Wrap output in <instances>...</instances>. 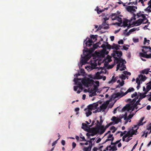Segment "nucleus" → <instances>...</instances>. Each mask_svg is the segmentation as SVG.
<instances>
[{
  "label": "nucleus",
  "mask_w": 151,
  "mask_h": 151,
  "mask_svg": "<svg viewBox=\"0 0 151 151\" xmlns=\"http://www.w3.org/2000/svg\"><path fill=\"white\" fill-rule=\"evenodd\" d=\"M78 88V87L77 86H74V90L75 91H77V89Z\"/></svg>",
  "instance_id": "338daca9"
},
{
  "label": "nucleus",
  "mask_w": 151,
  "mask_h": 151,
  "mask_svg": "<svg viewBox=\"0 0 151 151\" xmlns=\"http://www.w3.org/2000/svg\"><path fill=\"white\" fill-rule=\"evenodd\" d=\"M142 47L143 48V49H149L150 50H151V47L150 46H142Z\"/></svg>",
  "instance_id": "3c124183"
},
{
  "label": "nucleus",
  "mask_w": 151,
  "mask_h": 151,
  "mask_svg": "<svg viewBox=\"0 0 151 151\" xmlns=\"http://www.w3.org/2000/svg\"><path fill=\"white\" fill-rule=\"evenodd\" d=\"M81 81L83 84L87 87L91 86L93 84L94 81L93 80L90 79L88 78H75L74 79V81L75 84L78 85V88L82 90L83 89L82 85L80 81Z\"/></svg>",
  "instance_id": "f257e3e1"
},
{
  "label": "nucleus",
  "mask_w": 151,
  "mask_h": 151,
  "mask_svg": "<svg viewBox=\"0 0 151 151\" xmlns=\"http://www.w3.org/2000/svg\"><path fill=\"white\" fill-rule=\"evenodd\" d=\"M137 132V131H136V130L134 131H133L132 130L131 131L130 130L128 131L126 134L127 136H128V137H132L133 135L134 134H136V133Z\"/></svg>",
  "instance_id": "1a4fd4ad"
},
{
  "label": "nucleus",
  "mask_w": 151,
  "mask_h": 151,
  "mask_svg": "<svg viewBox=\"0 0 151 151\" xmlns=\"http://www.w3.org/2000/svg\"><path fill=\"white\" fill-rule=\"evenodd\" d=\"M114 52L117 55L118 57H120L122 55V52L121 51H119L117 50H115Z\"/></svg>",
  "instance_id": "aec40b11"
},
{
  "label": "nucleus",
  "mask_w": 151,
  "mask_h": 151,
  "mask_svg": "<svg viewBox=\"0 0 151 151\" xmlns=\"http://www.w3.org/2000/svg\"><path fill=\"white\" fill-rule=\"evenodd\" d=\"M96 128H97L98 131V130L100 131L99 133L100 134H103L106 130V128H105L104 125H97Z\"/></svg>",
  "instance_id": "6e6552de"
},
{
  "label": "nucleus",
  "mask_w": 151,
  "mask_h": 151,
  "mask_svg": "<svg viewBox=\"0 0 151 151\" xmlns=\"http://www.w3.org/2000/svg\"><path fill=\"white\" fill-rule=\"evenodd\" d=\"M139 78H140L142 82L145 81L147 78L145 76L141 74L139 75Z\"/></svg>",
  "instance_id": "6ab92c4d"
},
{
  "label": "nucleus",
  "mask_w": 151,
  "mask_h": 151,
  "mask_svg": "<svg viewBox=\"0 0 151 151\" xmlns=\"http://www.w3.org/2000/svg\"><path fill=\"white\" fill-rule=\"evenodd\" d=\"M144 21V19H139L134 22V25L136 26H139Z\"/></svg>",
  "instance_id": "9d476101"
},
{
  "label": "nucleus",
  "mask_w": 151,
  "mask_h": 151,
  "mask_svg": "<svg viewBox=\"0 0 151 151\" xmlns=\"http://www.w3.org/2000/svg\"><path fill=\"white\" fill-rule=\"evenodd\" d=\"M121 120L120 119H116V120L114 122L115 123V124H117Z\"/></svg>",
  "instance_id": "bf43d9fd"
},
{
  "label": "nucleus",
  "mask_w": 151,
  "mask_h": 151,
  "mask_svg": "<svg viewBox=\"0 0 151 151\" xmlns=\"http://www.w3.org/2000/svg\"><path fill=\"white\" fill-rule=\"evenodd\" d=\"M118 43L119 44H123V41L122 40H120L118 42Z\"/></svg>",
  "instance_id": "052dcab7"
},
{
  "label": "nucleus",
  "mask_w": 151,
  "mask_h": 151,
  "mask_svg": "<svg viewBox=\"0 0 151 151\" xmlns=\"http://www.w3.org/2000/svg\"><path fill=\"white\" fill-rule=\"evenodd\" d=\"M99 104L98 103H94L92 104L88 105L87 107L89 109L92 111L93 110L96 109L97 108V107L98 106Z\"/></svg>",
  "instance_id": "0eeeda50"
},
{
  "label": "nucleus",
  "mask_w": 151,
  "mask_h": 151,
  "mask_svg": "<svg viewBox=\"0 0 151 151\" xmlns=\"http://www.w3.org/2000/svg\"><path fill=\"white\" fill-rule=\"evenodd\" d=\"M110 149L112 150H113L114 151L116 150H117L116 146L115 145L111 147V148Z\"/></svg>",
  "instance_id": "49530a36"
},
{
  "label": "nucleus",
  "mask_w": 151,
  "mask_h": 151,
  "mask_svg": "<svg viewBox=\"0 0 151 151\" xmlns=\"http://www.w3.org/2000/svg\"><path fill=\"white\" fill-rule=\"evenodd\" d=\"M107 107V106L106 104H103L100 106V107L101 108V110H102V111H104L106 108Z\"/></svg>",
  "instance_id": "b1692460"
},
{
  "label": "nucleus",
  "mask_w": 151,
  "mask_h": 151,
  "mask_svg": "<svg viewBox=\"0 0 151 151\" xmlns=\"http://www.w3.org/2000/svg\"><path fill=\"white\" fill-rule=\"evenodd\" d=\"M117 80V77H114V76H113L112 77L111 80L109 82V83H113L115 82Z\"/></svg>",
  "instance_id": "5701e85b"
},
{
  "label": "nucleus",
  "mask_w": 151,
  "mask_h": 151,
  "mask_svg": "<svg viewBox=\"0 0 151 151\" xmlns=\"http://www.w3.org/2000/svg\"><path fill=\"white\" fill-rule=\"evenodd\" d=\"M134 90V89L133 88H130L127 90L124 93V95L127 94L128 93L132 91H133Z\"/></svg>",
  "instance_id": "393cba45"
},
{
  "label": "nucleus",
  "mask_w": 151,
  "mask_h": 151,
  "mask_svg": "<svg viewBox=\"0 0 151 151\" xmlns=\"http://www.w3.org/2000/svg\"><path fill=\"white\" fill-rule=\"evenodd\" d=\"M104 42L107 44V45H106V48L109 50H110L112 46L110 44H108V42Z\"/></svg>",
  "instance_id": "72a5a7b5"
},
{
  "label": "nucleus",
  "mask_w": 151,
  "mask_h": 151,
  "mask_svg": "<svg viewBox=\"0 0 151 151\" xmlns=\"http://www.w3.org/2000/svg\"><path fill=\"white\" fill-rule=\"evenodd\" d=\"M124 84V81L123 80H122L121 82H120L119 83V84L121 86H123Z\"/></svg>",
  "instance_id": "6e6d98bb"
},
{
  "label": "nucleus",
  "mask_w": 151,
  "mask_h": 151,
  "mask_svg": "<svg viewBox=\"0 0 151 151\" xmlns=\"http://www.w3.org/2000/svg\"><path fill=\"white\" fill-rule=\"evenodd\" d=\"M126 110L128 111V108H127V105L125 106H124L122 109V111H125Z\"/></svg>",
  "instance_id": "37998d69"
},
{
  "label": "nucleus",
  "mask_w": 151,
  "mask_h": 151,
  "mask_svg": "<svg viewBox=\"0 0 151 151\" xmlns=\"http://www.w3.org/2000/svg\"><path fill=\"white\" fill-rule=\"evenodd\" d=\"M86 59H87L88 58H89L90 59L91 57L90 55L88 54H87L84 57H86Z\"/></svg>",
  "instance_id": "603ef678"
},
{
  "label": "nucleus",
  "mask_w": 151,
  "mask_h": 151,
  "mask_svg": "<svg viewBox=\"0 0 151 151\" xmlns=\"http://www.w3.org/2000/svg\"><path fill=\"white\" fill-rule=\"evenodd\" d=\"M98 90V87L97 86L95 85H94L93 86V88H92L91 89V91H95L96 92Z\"/></svg>",
  "instance_id": "7c9ffc66"
},
{
  "label": "nucleus",
  "mask_w": 151,
  "mask_h": 151,
  "mask_svg": "<svg viewBox=\"0 0 151 151\" xmlns=\"http://www.w3.org/2000/svg\"><path fill=\"white\" fill-rule=\"evenodd\" d=\"M123 73L126 75H131V73L129 72H127V71H124L123 72Z\"/></svg>",
  "instance_id": "09e8293b"
},
{
  "label": "nucleus",
  "mask_w": 151,
  "mask_h": 151,
  "mask_svg": "<svg viewBox=\"0 0 151 151\" xmlns=\"http://www.w3.org/2000/svg\"><path fill=\"white\" fill-rule=\"evenodd\" d=\"M86 57H84L83 59H81V62L82 65L86 64L87 61L89 59V58H88L87 59H86Z\"/></svg>",
  "instance_id": "dca6fc26"
},
{
  "label": "nucleus",
  "mask_w": 151,
  "mask_h": 151,
  "mask_svg": "<svg viewBox=\"0 0 151 151\" xmlns=\"http://www.w3.org/2000/svg\"><path fill=\"white\" fill-rule=\"evenodd\" d=\"M116 19H116L117 20V21L120 22L121 23L122 22V19L121 18L119 17V16H117V17H116Z\"/></svg>",
  "instance_id": "c9c22d12"
},
{
  "label": "nucleus",
  "mask_w": 151,
  "mask_h": 151,
  "mask_svg": "<svg viewBox=\"0 0 151 151\" xmlns=\"http://www.w3.org/2000/svg\"><path fill=\"white\" fill-rule=\"evenodd\" d=\"M96 92L95 91H92L90 90V93H91L90 95V96L91 97L93 96L96 95Z\"/></svg>",
  "instance_id": "4c0bfd02"
},
{
  "label": "nucleus",
  "mask_w": 151,
  "mask_h": 151,
  "mask_svg": "<svg viewBox=\"0 0 151 151\" xmlns=\"http://www.w3.org/2000/svg\"><path fill=\"white\" fill-rule=\"evenodd\" d=\"M128 22L127 20H124L123 22V26L124 27H126L128 26Z\"/></svg>",
  "instance_id": "f704fd0d"
},
{
  "label": "nucleus",
  "mask_w": 151,
  "mask_h": 151,
  "mask_svg": "<svg viewBox=\"0 0 151 151\" xmlns=\"http://www.w3.org/2000/svg\"><path fill=\"white\" fill-rule=\"evenodd\" d=\"M117 15L116 13L112 14L111 15V18L113 20H115V19H114L116 18V17H117Z\"/></svg>",
  "instance_id": "c756f323"
},
{
  "label": "nucleus",
  "mask_w": 151,
  "mask_h": 151,
  "mask_svg": "<svg viewBox=\"0 0 151 151\" xmlns=\"http://www.w3.org/2000/svg\"><path fill=\"white\" fill-rule=\"evenodd\" d=\"M120 47L121 46L119 45H118L115 44L113 43V44L112 46L111 49H114L116 50H118L119 49V47Z\"/></svg>",
  "instance_id": "a211bd4d"
},
{
  "label": "nucleus",
  "mask_w": 151,
  "mask_h": 151,
  "mask_svg": "<svg viewBox=\"0 0 151 151\" xmlns=\"http://www.w3.org/2000/svg\"><path fill=\"white\" fill-rule=\"evenodd\" d=\"M123 89H124L123 88H122L120 91L121 92H118L113 95L112 96L114 99H115L116 98H120L125 96V95H124V93H123L122 91Z\"/></svg>",
  "instance_id": "20e7f679"
},
{
  "label": "nucleus",
  "mask_w": 151,
  "mask_h": 151,
  "mask_svg": "<svg viewBox=\"0 0 151 151\" xmlns=\"http://www.w3.org/2000/svg\"><path fill=\"white\" fill-rule=\"evenodd\" d=\"M144 117L142 118L139 120V123L137 124L139 126L143 125L145 123V122H142V121L144 119Z\"/></svg>",
  "instance_id": "bb28decb"
},
{
  "label": "nucleus",
  "mask_w": 151,
  "mask_h": 151,
  "mask_svg": "<svg viewBox=\"0 0 151 151\" xmlns=\"http://www.w3.org/2000/svg\"><path fill=\"white\" fill-rule=\"evenodd\" d=\"M86 142H89V146H90V147L91 146V147H92V145H93L92 141H91V140H87V141H86Z\"/></svg>",
  "instance_id": "a18cd8bd"
},
{
  "label": "nucleus",
  "mask_w": 151,
  "mask_h": 151,
  "mask_svg": "<svg viewBox=\"0 0 151 151\" xmlns=\"http://www.w3.org/2000/svg\"><path fill=\"white\" fill-rule=\"evenodd\" d=\"M111 148V145H110L109 146H107L106 149V150H109V149H110V148Z\"/></svg>",
  "instance_id": "69168bd1"
},
{
  "label": "nucleus",
  "mask_w": 151,
  "mask_h": 151,
  "mask_svg": "<svg viewBox=\"0 0 151 151\" xmlns=\"http://www.w3.org/2000/svg\"><path fill=\"white\" fill-rule=\"evenodd\" d=\"M139 78H137L136 79V82L137 83V85H140L141 83V80L140 79H139Z\"/></svg>",
  "instance_id": "ea45409f"
},
{
  "label": "nucleus",
  "mask_w": 151,
  "mask_h": 151,
  "mask_svg": "<svg viewBox=\"0 0 151 151\" xmlns=\"http://www.w3.org/2000/svg\"><path fill=\"white\" fill-rule=\"evenodd\" d=\"M97 36V35H91L90 36L91 39L87 37L84 41V43L85 42L86 46L90 47L93 42L96 41V37Z\"/></svg>",
  "instance_id": "f03ea898"
},
{
  "label": "nucleus",
  "mask_w": 151,
  "mask_h": 151,
  "mask_svg": "<svg viewBox=\"0 0 151 151\" xmlns=\"http://www.w3.org/2000/svg\"><path fill=\"white\" fill-rule=\"evenodd\" d=\"M150 68H147L142 70V73L143 74H147L149 72H151V71H150Z\"/></svg>",
  "instance_id": "412c9836"
},
{
  "label": "nucleus",
  "mask_w": 151,
  "mask_h": 151,
  "mask_svg": "<svg viewBox=\"0 0 151 151\" xmlns=\"http://www.w3.org/2000/svg\"><path fill=\"white\" fill-rule=\"evenodd\" d=\"M108 139H107L104 142V143H106L109 141H113L114 138V137H113V134H109L108 136L107 137Z\"/></svg>",
  "instance_id": "2eb2a0df"
},
{
  "label": "nucleus",
  "mask_w": 151,
  "mask_h": 151,
  "mask_svg": "<svg viewBox=\"0 0 151 151\" xmlns=\"http://www.w3.org/2000/svg\"><path fill=\"white\" fill-rule=\"evenodd\" d=\"M116 119V117L115 116H113L112 117V118L111 119V120L113 121L114 122H115Z\"/></svg>",
  "instance_id": "774afa93"
},
{
  "label": "nucleus",
  "mask_w": 151,
  "mask_h": 151,
  "mask_svg": "<svg viewBox=\"0 0 151 151\" xmlns=\"http://www.w3.org/2000/svg\"><path fill=\"white\" fill-rule=\"evenodd\" d=\"M147 129L148 130H150V132L148 133V134H150L151 133V124H150L147 128Z\"/></svg>",
  "instance_id": "c03bdc74"
},
{
  "label": "nucleus",
  "mask_w": 151,
  "mask_h": 151,
  "mask_svg": "<svg viewBox=\"0 0 151 151\" xmlns=\"http://www.w3.org/2000/svg\"><path fill=\"white\" fill-rule=\"evenodd\" d=\"M137 92H135L133 94H132L131 95V97L133 98L134 97L137 96Z\"/></svg>",
  "instance_id": "de8ad7c7"
},
{
  "label": "nucleus",
  "mask_w": 151,
  "mask_h": 151,
  "mask_svg": "<svg viewBox=\"0 0 151 151\" xmlns=\"http://www.w3.org/2000/svg\"><path fill=\"white\" fill-rule=\"evenodd\" d=\"M98 47H99V45H98V43H96L95 44L93 45L92 49L93 50H95Z\"/></svg>",
  "instance_id": "58836bf2"
},
{
  "label": "nucleus",
  "mask_w": 151,
  "mask_h": 151,
  "mask_svg": "<svg viewBox=\"0 0 151 151\" xmlns=\"http://www.w3.org/2000/svg\"><path fill=\"white\" fill-rule=\"evenodd\" d=\"M120 78L123 80H125L126 79L125 76L123 74H122L121 76H120Z\"/></svg>",
  "instance_id": "864d4df0"
},
{
  "label": "nucleus",
  "mask_w": 151,
  "mask_h": 151,
  "mask_svg": "<svg viewBox=\"0 0 151 151\" xmlns=\"http://www.w3.org/2000/svg\"><path fill=\"white\" fill-rule=\"evenodd\" d=\"M103 26L102 25H99L97 30H100L102 28H103Z\"/></svg>",
  "instance_id": "e2e57ef3"
},
{
  "label": "nucleus",
  "mask_w": 151,
  "mask_h": 151,
  "mask_svg": "<svg viewBox=\"0 0 151 151\" xmlns=\"http://www.w3.org/2000/svg\"><path fill=\"white\" fill-rule=\"evenodd\" d=\"M76 144L74 142H73L72 143V147H73V148H74L76 146Z\"/></svg>",
  "instance_id": "680f3d73"
},
{
  "label": "nucleus",
  "mask_w": 151,
  "mask_h": 151,
  "mask_svg": "<svg viewBox=\"0 0 151 151\" xmlns=\"http://www.w3.org/2000/svg\"><path fill=\"white\" fill-rule=\"evenodd\" d=\"M137 4V2L136 1L135 2L133 1V2H129L128 4L129 5L130 4H131L132 5H133V4Z\"/></svg>",
  "instance_id": "13d9d810"
},
{
  "label": "nucleus",
  "mask_w": 151,
  "mask_h": 151,
  "mask_svg": "<svg viewBox=\"0 0 151 151\" xmlns=\"http://www.w3.org/2000/svg\"><path fill=\"white\" fill-rule=\"evenodd\" d=\"M139 126L137 124L136 125H135L134 126V127H133L132 129L133 131H135V130H137L139 128Z\"/></svg>",
  "instance_id": "2f4dec72"
},
{
  "label": "nucleus",
  "mask_w": 151,
  "mask_h": 151,
  "mask_svg": "<svg viewBox=\"0 0 151 151\" xmlns=\"http://www.w3.org/2000/svg\"><path fill=\"white\" fill-rule=\"evenodd\" d=\"M142 52H140L139 53V55L141 57H143L146 58H150V57L149 56V55L147 54L148 52L147 51H146L144 49H142Z\"/></svg>",
  "instance_id": "423d86ee"
},
{
  "label": "nucleus",
  "mask_w": 151,
  "mask_h": 151,
  "mask_svg": "<svg viewBox=\"0 0 151 151\" xmlns=\"http://www.w3.org/2000/svg\"><path fill=\"white\" fill-rule=\"evenodd\" d=\"M100 73L98 72L96 73L93 77L92 78L94 79H100L102 78V77L100 75Z\"/></svg>",
  "instance_id": "4468645a"
},
{
  "label": "nucleus",
  "mask_w": 151,
  "mask_h": 151,
  "mask_svg": "<svg viewBox=\"0 0 151 151\" xmlns=\"http://www.w3.org/2000/svg\"><path fill=\"white\" fill-rule=\"evenodd\" d=\"M136 28H134L131 29H130L128 32H127L126 34V36H128L132 32H133L136 31Z\"/></svg>",
  "instance_id": "cd10ccee"
},
{
  "label": "nucleus",
  "mask_w": 151,
  "mask_h": 151,
  "mask_svg": "<svg viewBox=\"0 0 151 151\" xmlns=\"http://www.w3.org/2000/svg\"><path fill=\"white\" fill-rule=\"evenodd\" d=\"M84 111H85V114L87 117H88L92 114V111L89 109L88 108V107H87V108H85L84 109Z\"/></svg>",
  "instance_id": "ddd939ff"
},
{
  "label": "nucleus",
  "mask_w": 151,
  "mask_h": 151,
  "mask_svg": "<svg viewBox=\"0 0 151 151\" xmlns=\"http://www.w3.org/2000/svg\"><path fill=\"white\" fill-rule=\"evenodd\" d=\"M133 115H134L133 114H129V116H128V118H127V122H126L125 123V124L128 122V121L129 119H131L132 118V117L133 116Z\"/></svg>",
  "instance_id": "a19ab883"
},
{
  "label": "nucleus",
  "mask_w": 151,
  "mask_h": 151,
  "mask_svg": "<svg viewBox=\"0 0 151 151\" xmlns=\"http://www.w3.org/2000/svg\"><path fill=\"white\" fill-rule=\"evenodd\" d=\"M136 98L133 99L132 101H131V99H129L128 100V101L130 102V104H132V105H134L135 104V103L136 102Z\"/></svg>",
  "instance_id": "a878e982"
},
{
  "label": "nucleus",
  "mask_w": 151,
  "mask_h": 151,
  "mask_svg": "<svg viewBox=\"0 0 151 151\" xmlns=\"http://www.w3.org/2000/svg\"><path fill=\"white\" fill-rule=\"evenodd\" d=\"M151 89V85L149 84L146 86V90L147 92H148Z\"/></svg>",
  "instance_id": "79ce46f5"
},
{
  "label": "nucleus",
  "mask_w": 151,
  "mask_h": 151,
  "mask_svg": "<svg viewBox=\"0 0 151 151\" xmlns=\"http://www.w3.org/2000/svg\"><path fill=\"white\" fill-rule=\"evenodd\" d=\"M97 65V63L95 62L94 63H91L90 66L91 69L92 70L93 69L96 68V66Z\"/></svg>",
  "instance_id": "f3484780"
},
{
  "label": "nucleus",
  "mask_w": 151,
  "mask_h": 151,
  "mask_svg": "<svg viewBox=\"0 0 151 151\" xmlns=\"http://www.w3.org/2000/svg\"><path fill=\"white\" fill-rule=\"evenodd\" d=\"M142 99H140L139 98L138 100L136 102L135 104H136L137 105L139 104L140 105V104L139 103V102Z\"/></svg>",
  "instance_id": "8fccbe9b"
},
{
  "label": "nucleus",
  "mask_w": 151,
  "mask_h": 151,
  "mask_svg": "<svg viewBox=\"0 0 151 151\" xmlns=\"http://www.w3.org/2000/svg\"><path fill=\"white\" fill-rule=\"evenodd\" d=\"M120 70L123 71L125 70V69L126 68V66L124 64H123V65H122V64H121V66H120Z\"/></svg>",
  "instance_id": "473e14b6"
},
{
  "label": "nucleus",
  "mask_w": 151,
  "mask_h": 151,
  "mask_svg": "<svg viewBox=\"0 0 151 151\" xmlns=\"http://www.w3.org/2000/svg\"><path fill=\"white\" fill-rule=\"evenodd\" d=\"M136 105V104H134V105H132V104H131L130 105L127 104V108H128V111H129L130 110L133 111Z\"/></svg>",
  "instance_id": "f8f14e48"
},
{
  "label": "nucleus",
  "mask_w": 151,
  "mask_h": 151,
  "mask_svg": "<svg viewBox=\"0 0 151 151\" xmlns=\"http://www.w3.org/2000/svg\"><path fill=\"white\" fill-rule=\"evenodd\" d=\"M114 60L116 61V63L118 64L117 66L116 70H117L119 69L121 63L122 65H123V64H125L126 63L124 60H123L122 58H118L116 57L115 56L114 57Z\"/></svg>",
  "instance_id": "7ed1b4c3"
},
{
  "label": "nucleus",
  "mask_w": 151,
  "mask_h": 151,
  "mask_svg": "<svg viewBox=\"0 0 151 151\" xmlns=\"http://www.w3.org/2000/svg\"><path fill=\"white\" fill-rule=\"evenodd\" d=\"M122 118H124V120H126V122H127V113H125L124 115H122V116L120 117L121 119H122Z\"/></svg>",
  "instance_id": "c85d7f7f"
},
{
  "label": "nucleus",
  "mask_w": 151,
  "mask_h": 151,
  "mask_svg": "<svg viewBox=\"0 0 151 151\" xmlns=\"http://www.w3.org/2000/svg\"><path fill=\"white\" fill-rule=\"evenodd\" d=\"M135 9H137V7L136 6H128L127 7V10L131 13H133L134 12H136Z\"/></svg>",
  "instance_id": "39448f33"
},
{
  "label": "nucleus",
  "mask_w": 151,
  "mask_h": 151,
  "mask_svg": "<svg viewBox=\"0 0 151 151\" xmlns=\"http://www.w3.org/2000/svg\"><path fill=\"white\" fill-rule=\"evenodd\" d=\"M104 10H101L100 9H98L97 10V12L98 14H99L100 13H101Z\"/></svg>",
  "instance_id": "0e129e2a"
},
{
  "label": "nucleus",
  "mask_w": 151,
  "mask_h": 151,
  "mask_svg": "<svg viewBox=\"0 0 151 151\" xmlns=\"http://www.w3.org/2000/svg\"><path fill=\"white\" fill-rule=\"evenodd\" d=\"M127 137H128V136H127L126 134L124 136H123L122 137V141H125V139Z\"/></svg>",
  "instance_id": "4d7b16f0"
},
{
  "label": "nucleus",
  "mask_w": 151,
  "mask_h": 151,
  "mask_svg": "<svg viewBox=\"0 0 151 151\" xmlns=\"http://www.w3.org/2000/svg\"><path fill=\"white\" fill-rule=\"evenodd\" d=\"M151 95H144L143 93H139V98L141 99H142L143 98H145L146 96H150Z\"/></svg>",
  "instance_id": "4be33fe9"
},
{
  "label": "nucleus",
  "mask_w": 151,
  "mask_h": 151,
  "mask_svg": "<svg viewBox=\"0 0 151 151\" xmlns=\"http://www.w3.org/2000/svg\"><path fill=\"white\" fill-rule=\"evenodd\" d=\"M91 132V136H93L94 135H96L98 132L97 128H92L91 129L90 132Z\"/></svg>",
  "instance_id": "9b49d317"
},
{
  "label": "nucleus",
  "mask_w": 151,
  "mask_h": 151,
  "mask_svg": "<svg viewBox=\"0 0 151 151\" xmlns=\"http://www.w3.org/2000/svg\"><path fill=\"white\" fill-rule=\"evenodd\" d=\"M91 147V146L90 147L89 146L88 147H84V151H90Z\"/></svg>",
  "instance_id": "e433bc0d"
},
{
  "label": "nucleus",
  "mask_w": 151,
  "mask_h": 151,
  "mask_svg": "<svg viewBox=\"0 0 151 151\" xmlns=\"http://www.w3.org/2000/svg\"><path fill=\"white\" fill-rule=\"evenodd\" d=\"M133 40L134 42L136 43L139 42V39L138 38H133Z\"/></svg>",
  "instance_id": "5fc2aeb1"
}]
</instances>
